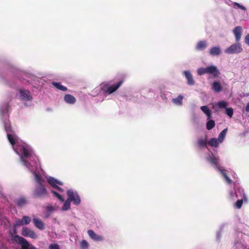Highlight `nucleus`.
Wrapping results in <instances>:
<instances>
[{"label": "nucleus", "instance_id": "1", "mask_svg": "<svg viewBox=\"0 0 249 249\" xmlns=\"http://www.w3.org/2000/svg\"><path fill=\"white\" fill-rule=\"evenodd\" d=\"M42 169L38 157L32 152V174L34 175L35 180L37 183L34 195L38 197H42L47 194V191L42 185L44 178L41 176V173Z\"/></svg>", "mask_w": 249, "mask_h": 249}, {"label": "nucleus", "instance_id": "2", "mask_svg": "<svg viewBox=\"0 0 249 249\" xmlns=\"http://www.w3.org/2000/svg\"><path fill=\"white\" fill-rule=\"evenodd\" d=\"M205 159L207 162L210 163L213 167L218 171L222 176L228 184L231 183V180L229 177V171H228L219 165V159L218 156L214 155L210 150L205 157Z\"/></svg>", "mask_w": 249, "mask_h": 249}, {"label": "nucleus", "instance_id": "3", "mask_svg": "<svg viewBox=\"0 0 249 249\" xmlns=\"http://www.w3.org/2000/svg\"><path fill=\"white\" fill-rule=\"evenodd\" d=\"M16 153L20 156L21 161L29 169L31 167L29 146L25 143L18 144L14 148Z\"/></svg>", "mask_w": 249, "mask_h": 249}, {"label": "nucleus", "instance_id": "4", "mask_svg": "<svg viewBox=\"0 0 249 249\" xmlns=\"http://www.w3.org/2000/svg\"><path fill=\"white\" fill-rule=\"evenodd\" d=\"M246 236V234L242 232L236 231L232 249H249V248H247V243L245 241Z\"/></svg>", "mask_w": 249, "mask_h": 249}, {"label": "nucleus", "instance_id": "5", "mask_svg": "<svg viewBox=\"0 0 249 249\" xmlns=\"http://www.w3.org/2000/svg\"><path fill=\"white\" fill-rule=\"evenodd\" d=\"M123 81H121L119 82L114 84L112 85H109L108 84H106L104 85L103 88H97L95 89L92 91L91 95L95 96L96 95L94 92L99 91L101 90H103L104 93L107 94H110L112 93L115 91L122 84Z\"/></svg>", "mask_w": 249, "mask_h": 249}, {"label": "nucleus", "instance_id": "6", "mask_svg": "<svg viewBox=\"0 0 249 249\" xmlns=\"http://www.w3.org/2000/svg\"><path fill=\"white\" fill-rule=\"evenodd\" d=\"M197 73L198 75L208 73L212 74L214 76H217L219 74V71L216 66L212 65L206 68H198L197 70Z\"/></svg>", "mask_w": 249, "mask_h": 249}, {"label": "nucleus", "instance_id": "7", "mask_svg": "<svg viewBox=\"0 0 249 249\" xmlns=\"http://www.w3.org/2000/svg\"><path fill=\"white\" fill-rule=\"evenodd\" d=\"M67 199L75 205H78L81 203V198L78 192L73 189H69L67 191Z\"/></svg>", "mask_w": 249, "mask_h": 249}, {"label": "nucleus", "instance_id": "8", "mask_svg": "<svg viewBox=\"0 0 249 249\" xmlns=\"http://www.w3.org/2000/svg\"><path fill=\"white\" fill-rule=\"evenodd\" d=\"M243 51V48L241 44L237 42L235 43H233L231 45L230 47L226 48L224 52L225 53L228 54H238L241 53Z\"/></svg>", "mask_w": 249, "mask_h": 249}, {"label": "nucleus", "instance_id": "9", "mask_svg": "<svg viewBox=\"0 0 249 249\" xmlns=\"http://www.w3.org/2000/svg\"><path fill=\"white\" fill-rule=\"evenodd\" d=\"M47 180L52 188L55 189L59 192H64V190L60 187L61 186L63 185V183L61 181L51 176L47 177Z\"/></svg>", "mask_w": 249, "mask_h": 249}, {"label": "nucleus", "instance_id": "10", "mask_svg": "<svg viewBox=\"0 0 249 249\" xmlns=\"http://www.w3.org/2000/svg\"><path fill=\"white\" fill-rule=\"evenodd\" d=\"M12 239L16 243L21 245V249H29L28 242L22 237L16 235L13 237Z\"/></svg>", "mask_w": 249, "mask_h": 249}, {"label": "nucleus", "instance_id": "11", "mask_svg": "<svg viewBox=\"0 0 249 249\" xmlns=\"http://www.w3.org/2000/svg\"><path fill=\"white\" fill-rule=\"evenodd\" d=\"M208 144L207 135L198 138L197 140V146L199 149H202L204 148H207Z\"/></svg>", "mask_w": 249, "mask_h": 249}, {"label": "nucleus", "instance_id": "12", "mask_svg": "<svg viewBox=\"0 0 249 249\" xmlns=\"http://www.w3.org/2000/svg\"><path fill=\"white\" fill-rule=\"evenodd\" d=\"M208 42L206 40H199L196 44L195 49L197 51H203L208 47Z\"/></svg>", "mask_w": 249, "mask_h": 249}, {"label": "nucleus", "instance_id": "13", "mask_svg": "<svg viewBox=\"0 0 249 249\" xmlns=\"http://www.w3.org/2000/svg\"><path fill=\"white\" fill-rule=\"evenodd\" d=\"M182 75L187 80V84L190 86H193L195 84V81L193 78L192 74L190 71H184L182 72Z\"/></svg>", "mask_w": 249, "mask_h": 249}, {"label": "nucleus", "instance_id": "14", "mask_svg": "<svg viewBox=\"0 0 249 249\" xmlns=\"http://www.w3.org/2000/svg\"><path fill=\"white\" fill-rule=\"evenodd\" d=\"M87 233L91 239L96 242H101L103 241V238L102 236L96 234L92 230H89Z\"/></svg>", "mask_w": 249, "mask_h": 249}, {"label": "nucleus", "instance_id": "15", "mask_svg": "<svg viewBox=\"0 0 249 249\" xmlns=\"http://www.w3.org/2000/svg\"><path fill=\"white\" fill-rule=\"evenodd\" d=\"M209 54L212 56H217L221 54L222 50L219 46L212 47L209 50Z\"/></svg>", "mask_w": 249, "mask_h": 249}, {"label": "nucleus", "instance_id": "16", "mask_svg": "<svg viewBox=\"0 0 249 249\" xmlns=\"http://www.w3.org/2000/svg\"><path fill=\"white\" fill-rule=\"evenodd\" d=\"M242 28L241 26H236L233 30V33L236 42H239L241 37Z\"/></svg>", "mask_w": 249, "mask_h": 249}, {"label": "nucleus", "instance_id": "17", "mask_svg": "<svg viewBox=\"0 0 249 249\" xmlns=\"http://www.w3.org/2000/svg\"><path fill=\"white\" fill-rule=\"evenodd\" d=\"M33 222L35 226L40 231H42L45 229V224L39 218H34L32 219Z\"/></svg>", "mask_w": 249, "mask_h": 249}, {"label": "nucleus", "instance_id": "18", "mask_svg": "<svg viewBox=\"0 0 249 249\" xmlns=\"http://www.w3.org/2000/svg\"><path fill=\"white\" fill-rule=\"evenodd\" d=\"M235 197L236 198H244L245 201L247 200V197L242 188H238L235 191Z\"/></svg>", "mask_w": 249, "mask_h": 249}, {"label": "nucleus", "instance_id": "19", "mask_svg": "<svg viewBox=\"0 0 249 249\" xmlns=\"http://www.w3.org/2000/svg\"><path fill=\"white\" fill-rule=\"evenodd\" d=\"M212 89L215 92L219 93L222 90V87L219 82L214 81L212 84Z\"/></svg>", "mask_w": 249, "mask_h": 249}, {"label": "nucleus", "instance_id": "20", "mask_svg": "<svg viewBox=\"0 0 249 249\" xmlns=\"http://www.w3.org/2000/svg\"><path fill=\"white\" fill-rule=\"evenodd\" d=\"M64 100L66 103L70 105L74 104L76 102L75 98L69 94H66L64 96Z\"/></svg>", "mask_w": 249, "mask_h": 249}, {"label": "nucleus", "instance_id": "21", "mask_svg": "<svg viewBox=\"0 0 249 249\" xmlns=\"http://www.w3.org/2000/svg\"><path fill=\"white\" fill-rule=\"evenodd\" d=\"M208 143L209 145L212 147L217 148L221 144V142H219L217 138H212L208 141Z\"/></svg>", "mask_w": 249, "mask_h": 249}, {"label": "nucleus", "instance_id": "22", "mask_svg": "<svg viewBox=\"0 0 249 249\" xmlns=\"http://www.w3.org/2000/svg\"><path fill=\"white\" fill-rule=\"evenodd\" d=\"M200 109L206 114L207 120H209L212 117V111L207 106H204L200 107Z\"/></svg>", "mask_w": 249, "mask_h": 249}, {"label": "nucleus", "instance_id": "23", "mask_svg": "<svg viewBox=\"0 0 249 249\" xmlns=\"http://www.w3.org/2000/svg\"><path fill=\"white\" fill-rule=\"evenodd\" d=\"M183 96L182 95H179L177 97L173 98L172 102L175 105L181 106L182 105V100Z\"/></svg>", "mask_w": 249, "mask_h": 249}, {"label": "nucleus", "instance_id": "24", "mask_svg": "<svg viewBox=\"0 0 249 249\" xmlns=\"http://www.w3.org/2000/svg\"><path fill=\"white\" fill-rule=\"evenodd\" d=\"M228 132V128H225L218 135V138H217L218 139V141H219V142H221L222 143L226 137V134Z\"/></svg>", "mask_w": 249, "mask_h": 249}, {"label": "nucleus", "instance_id": "25", "mask_svg": "<svg viewBox=\"0 0 249 249\" xmlns=\"http://www.w3.org/2000/svg\"><path fill=\"white\" fill-rule=\"evenodd\" d=\"M7 137L10 143L12 145L14 146L16 144V141L17 140L16 135L12 132L11 133H8Z\"/></svg>", "mask_w": 249, "mask_h": 249}, {"label": "nucleus", "instance_id": "26", "mask_svg": "<svg viewBox=\"0 0 249 249\" xmlns=\"http://www.w3.org/2000/svg\"><path fill=\"white\" fill-rule=\"evenodd\" d=\"M52 84L57 89L61 90V91H66L67 90V88L66 87L63 86L61 85L60 82H53Z\"/></svg>", "mask_w": 249, "mask_h": 249}, {"label": "nucleus", "instance_id": "27", "mask_svg": "<svg viewBox=\"0 0 249 249\" xmlns=\"http://www.w3.org/2000/svg\"><path fill=\"white\" fill-rule=\"evenodd\" d=\"M29 91L21 90L20 92V98L22 101H27L29 100Z\"/></svg>", "mask_w": 249, "mask_h": 249}, {"label": "nucleus", "instance_id": "28", "mask_svg": "<svg viewBox=\"0 0 249 249\" xmlns=\"http://www.w3.org/2000/svg\"><path fill=\"white\" fill-rule=\"evenodd\" d=\"M43 77V74L38 73L37 76L35 75V73H32V81H34L35 84L40 83L41 78Z\"/></svg>", "mask_w": 249, "mask_h": 249}, {"label": "nucleus", "instance_id": "29", "mask_svg": "<svg viewBox=\"0 0 249 249\" xmlns=\"http://www.w3.org/2000/svg\"><path fill=\"white\" fill-rule=\"evenodd\" d=\"M21 234L24 236L31 237V231L29 229L25 227L22 228Z\"/></svg>", "mask_w": 249, "mask_h": 249}, {"label": "nucleus", "instance_id": "30", "mask_svg": "<svg viewBox=\"0 0 249 249\" xmlns=\"http://www.w3.org/2000/svg\"><path fill=\"white\" fill-rule=\"evenodd\" d=\"M231 4L232 5L233 7L235 9H240L244 11H246L247 10L246 8L244 6L241 5L237 2L231 1Z\"/></svg>", "mask_w": 249, "mask_h": 249}, {"label": "nucleus", "instance_id": "31", "mask_svg": "<svg viewBox=\"0 0 249 249\" xmlns=\"http://www.w3.org/2000/svg\"><path fill=\"white\" fill-rule=\"evenodd\" d=\"M16 203L18 206L21 207L27 203V201L25 198L20 197L17 200Z\"/></svg>", "mask_w": 249, "mask_h": 249}, {"label": "nucleus", "instance_id": "32", "mask_svg": "<svg viewBox=\"0 0 249 249\" xmlns=\"http://www.w3.org/2000/svg\"><path fill=\"white\" fill-rule=\"evenodd\" d=\"M71 208V202L67 199L64 202L61 210L63 211L69 210Z\"/></svg>", "mask_w": 249, "mask_h": 249}, {"label": "nucleus", "instance_id": "33", "mask_svg": "<svg viewBox=\"0 0 249 249\" xmlns=\"http://www.w3.org/2000/svg\"><path fill=\"white\" fill-rule=\"evenodd\" d=\"M80 249H88L89 244L86 240H82L79 243Z\"/></svg>", "mask_w": 249, "mask_h": 249}, {"label": "nucleus", "instance_id": "34", "mask_svg": "<svg viewBox=\"0 0 249 249\" xmlns=\"http://www.w3.org/2000/svg\"><path fill=\"white\" fill-rule=\"evenodd\" d=\"M208 120L206 123V128L208 130H211L214 127L215 122L213 120H211V119Z\"/></svg>", "mask_w": 249, "mask_h": 249}, {"label": "nucleus", "instance_id": "35", "mask_svg": "<svg viewBox=\"0 0 249 249\" xmlns=\"http://www.w3.org/2000/svg\"><path fill=\"white\" fill-rule=\"evenodd\" d=\"M217 107L220 108H226L228 106L227 103L225 101H219L216 104Z\"/></svg>", "mask_w": 249, "mask_h": 249}, {"label": "nucleus", "instance_id": "36", "mask_svg": "<svg viewBox=\"0 0 249 249\" xmlns=\"http://www.w3.org/2000/svg\"><path fill=\"white\" fill-rule=\"evenodd\" d=\"M51 193L53 194L54 196L57 197L60 201L63 202L64 201V199L62 196L57 192L54 190H52Z\"/></svg>", "mask_w": 249, "mask_h": 249}, {"label": "nucleus", "instance_id": "37", "mask_svg": "<svg viewBox=\"0 0 249 249\" xmlns=\"http://www.w3.org/2000/svg\"><path fill=\"white\" fill-rule=\"evenodd\" d=\"M244 198L239 199L237 200L236 202L234 204V207L237 209H240L243 205Z\"/></svg>", "mask_w": 249, "mask_h": 249}, {"label": "nucleus", "instance_id": "38", "mask_svg": "<svg viewBox=\"0 0 249 249\" xmlns=\"http://www.w3.org/2000/svg\"><path fill=\"white\" fill-rule=\"evenodd\" d=\"M226 113L230 118H231L233 114V109L231 107L226 108Z\"/></svg>", "mask_w": 249, "mask_h": 249}, {"label": "nucleus", "instance_id": "39", "mask_svg": "<svg viewBox=\"0 0 249 249\" xmlns=\"http://www.w3.org/2000/svg\"><path fill=\"white\" fill-rule=\"evenodd\" d=\"M222 237V229H221L219 231L216 232V241L219 243L221 241Z\"/></svg>", "mask_w": 249, "mask_h": 249}, {"label": "nucleus", "instance_id": "40", "mask_svg": "<svg viewBox=\"0 0 249 249\" xmlns=\"http://www.w3.org/2000/svg\"><path fill=\"white\" fill-rule=\"evenodd\" d=\"M24 225L28 224L31 222V219L29 216H24L22 218Z\"/></svg>", "mask_w": 249, "mask_h": 249}, {"label": "nucleus", "instance_id": "41", "mask_svg": "<svg viewBox=\"0 0 249 249\" xmlns=\"http://www.w3.org/2000/svg\"><path fill=\"white\" fill-rule=\"evenodd\" d=\"M24 224L23 222V220L22 219H18L16 220L15 225L17 226H20L22 225H24Z\"/></svg>", "mask_w": 249, "mask_h": 249}, {"label": "nucleus", "instance_id": "42", "mask_svg": "<svg viewBox=\"0 0 249 249\" xmlns=\"http://www.w3.org/2000/svg\"><path fill=\"white\" fill-rule=\"evenodd\" d=\"M46 211L52 213L54 211V208L51 205H48L46 207Z\"/></svg>", "mask_w": 249, "mask_h": 249}, {"label": "nucleus", "instance_id": "43", "mask_svg": "<svg viewBox=\"0 0 249 249\" xmlns=\"http://www.w3.org/2000/svg\"><path fill=\"white\" fill-rule=\"evenodd\" d=\"M49 249H59V247L56 244H51L49 247Z\"/></svg>", "mask_w": 249, "mask_h": 249}, {"label": "nucleus", "instance_id": "44", "mask_svg": "<svg viewBox=\"0 0 249 249\" xmlns=\"http://www.w3.org/2000/svg\"><path fill=\"white\" fill-rule=\"evenodd\" d=\"M229 195L232 199H235L236 198L235 197V192H233L232 191H230L229 192Z\"/></svg>", "mask_w": 249, "mask_h": 249}, {"label": "nucleus", "instance_id": "45", "mask_svg": "<svg viewBox=\"0 0 249 249\" xmlns=\"http://www.w3.org/2000/svg\"><path fill=\"white\" fill-rule=\"evenodd\" d=\"M5 129L6 131V132L8 133H12V131L11 130V126H5Z\"/></svg>", "mask_w": 249, "mask_h": 249}, {"label": "nucleus", "instance_id": "46", "mask_svg": "<svg viewBox=\"0 0 249 249\" xmlns=\"http://www.w3.org/2000/svg\"><path fill=\"white\" fill-rule=\"evenodd\" d=\"M245 42L249 46V34L245 36Z\"/></svg>", "mask_w": 249, "mask_h": 249}, {"label": "nucleus", "instance_id": "47", "mask_svg": "<svg viewBox=\"0 0 249 249\" xmlns=\"http://www.w3.org/2000/svg\"><path fill=\"white\" fill-rule=\"evenodd\" d=\"M243 111H246L247 112H249V102L247 104Z\"/></svg>", "mask_w": 249, "mask_h": 249}, {"label": "nucleus", "instance_id": "48", "mask_svg": "<svg viewBox=\"0 0 249 249\" xmlns=\"http://www.w3.org/2000/svg\"><path fill=\"white\" fill-rule=\"evenodd\" d=\"M51 214V213H50L49 212H48L45 211V217L46 218H48V217H49L50 216Z\"/></svg>", "mask_w": 249, "mask_h": 249}, {"label": "nucleus", "instance_id": "49", "mask_svg": "<svg viewBox=\"0 0 249 249\" xmlns=\"http://www.w3.org/2000/svg\"><path fill=\"white\" fill-rule=\"evenodd\" d=\"M37 238V235L36 234V233L32 231V239L33 238Z\"/></svg>", "mask_w": 249, "mask_h": 249}, {"label": "nucleus", "instance_id": "50", "mask_svg": "<svg viewBox=\"0 0 249 249\" xmlns=\"http://www.w3.org/2000/svg\"><path fill=\"white\" fill-rule=\"evenodd\" d=\"M32 249H36V248L32 246Z\"/></svg>", "mask_w": 249, "mask_h": 249}]
</instances>
